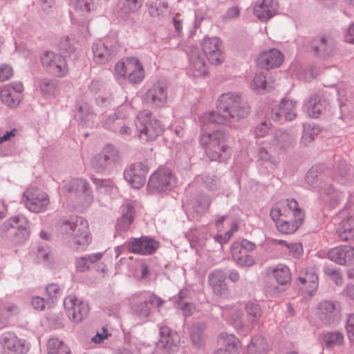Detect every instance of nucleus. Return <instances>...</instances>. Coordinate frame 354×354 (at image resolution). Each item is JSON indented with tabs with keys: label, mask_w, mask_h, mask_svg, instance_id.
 <instances>
[{
	"label": "nucleus",
	"mask_w": 354,
	"mask_h": 354,
	"mask_svg": "<svg viewBox=\"0 0 354 354\" xmlns=\"http://www.w3.org/2000/svg\"><path fill=\"white\" fill-rule=\"evenodd\" d=\"M216 109L207 111L199 118L202 129L209 123L223 125H232L234 122L241 120L243 114L241 95L235 93L223 94L218 100Z\"/></svg>",
	"instance_id": "obj_1"
},
{
	"label": "nucleus",
	"mask_w": 354,
	"mask_h": 354,
	"mask_svg": "<svg viewBox=\"0 0 354 354\" xmlns=\"http://www.w3.org/2000/svg\"><path fill=\"white\" fill-rule=\"evenodd\" d=\"M59 229L62 233L71 236V245L77 251L84 250L91 242L88 223L82 217H77L73 221H63Z\"/></svg>",
	"instance_id": "obj_2"
},
{
	"label": "nucleus",
	"mask_w": 354,
	"mask_h": 354,
	"mask_svg": "<svg viewBox=\"0 0 354 354\" xmlns=\"http://www.w3.org/2000/svg\"><path fill=\"white\" fill-rule=\"evenodd\" d=\"M117 80L128 82L131 84L141 83L145 77V69L142 62L136 57H128L118 61L113 69Z\"/></svg>",
	"instance_id": "obj_3"
},
{
	"label": "nucleus",
	"mask_w": 354,
	"mask_h": 354,
	"mask_svg": "<svg viewBox=\"0 0 354 354\" xmlns=\"http://www.w3.org/2000/svg\"><path fill=\"white\" fill-rule=\"evenodd\" d=\"M200 143L211 160H224L230 153V148L225 143V135L222 131L203 133Z\"/></svg>",
	"instance_id": "obj_4"
},
{
	"label": "nucleus",
	"mask_w": 354,
	"mask_h": 354,
	"mask_svg": "<svg viewBox=\"0 0 354 354\" xmlns=\"http://www.w3.org/2000/svg\"><path fill=\"white\" fill-rule=\"evenodd\" d=\"M136 124L139 138L143 141L153 140L162 133L160 122L147 113H139Z\"/></svg>",
	"instance_id": "obj_5"
},
{
	"label": "nucleus",
	"mask_w": 354,
	"mask_h": 354,
	"mask_svg": "<svg viewBox=\"0 0 354 354\" xmlns=\"http://www.w3.org/2000/svg\"><path fill=\"white\" fill-rule=\"evenodd\" d=\"M43 67L53 75L64 77L68 73V68L65 58L59 54L46 51L41 56Z\"/></svg>",
	"instance_id": "obj_6"
},
{
	"label": "nucleus",
	"mask_w": 354,
	"mask_h": 354,
	"mask_svg": "<svg viewBox=\"0 0 354 354\" xmlns=\"http://www.w3.org/2000/svg\"><path fill=\"white\" fill-rule=\"evenodd\" d=\"M29 351V344L26 339L19 338L12 332H6L0 337V352L1 354H26Z\"/></svg>",
	"instance_id": "obj_7"
},
{
	"label": "nucleus",
	"mask_w": 354,
	"mask_h": 354,
	"mask_svg": "<svg viewBox=\"0 0 354 354\" xmlns=\"http://www.w3.org/2000/svg\"><path fill=\"white\" fill-rule=\"evenodd\" d=\"M26 207L32 212L39 213L44 211L50 201L46 193L35 187H30L24 193Z\"/></svg>",
	"instance_id": "obj_8"
},
{
	"label": "nucleus",
	"mask_w": 354,
	"mask_h": 354,
	"mask_svg": "<svg viewBox=\"0 0 354 354\" xmlns=\"http://www.w3.org/2000/svg\"><path fill=\"white\" fill-rule=\"evenodd\" d=\"M317 316L326 325L337 322L341 317V305L337 301L324 300L317 306Z\"/></svg>",
	"instance_id": "obj_9"
},
{
	"label": "nucleus",
	"mask_w": 354,
	"mask_h": 354,
	"mask_svg": "<svg viewBox=\"0 0 354 354\" xmlns=\"http://www.w3.org/2000/svg\"><path fill=\"white\" fill-rule=\"evenodd\" d=\"M176 183V176L167 169H159L150 177L148 183L149 189L157 192H165L172 189Z\"/></svg>",
	"instance_id": "obj_10"
},
{
	"label": "nucleus",
	"mask_w": 354,
	"mask_h": 354,
	"mask_svg": "<svg viewBox=\"0 0 354 354\" xmlns=\"http://www.w3.org/2000/svg\"><path fill=\"white\" fill-rule=\"evenodd\" d=\"M64 305L68 317L75 323L81 322L88 315V304L79 300L74 296L67 297L64 299Z\"/></svg>",
	"instance_id": "obj_11"
},
{
	"label": "nucleus",
	"mask_w": 354,
	"mask_h": 354,
	"mask_svg": "<svg viewBox=\"0 0 354 354\" xmlns=\"http://www.w3.org/2000/svg\"><path fill=\"white\" fill-rule=\"evenodd\" d=\"M307 48L314 56L326 59L333 55L335 47L330 39L323 35H317L311 39Z\"/></svg>",
	"instance_id": "obj_12"
},
{
	"label": "nucleus",
	"mask_w": 354,
	"mask_h": 354,
	"mask_svg": "<svg viewBox=\"0 0 354 354\" xmlns=\"http://www.w3.org/2000/svg\"><path fill=\"white\" fill-rule=\"evenodd\" d=\"M203 50L212 64L219 65L224 61L223 43L218 37L205 39L203 42Z\"/></svg>",
	"instance_id": "obj_13"
},
{
	"label": "nucleus",
	"mask_w": 354,
	"mask_h": 354,
	"mask_svg": "<svg viewBox=\"0 0 354 354\" xmlns=\"http://www.w3.org/2000/svg\"><path fill=\"white\" fill-rule=\"evenodd\" d=\"M148 171L149 167L147 165L142 162H136L125 169L124 176L126 180L133 188L140 189L145 183L146 174Z\"/></svg>",
	"instance_id": "obj_14"
},
{
	"label": "nucleus",
	"mask_w": 354,
	"mask_h": 354,
	"mask_svg": "<svg viewBox=\"0 0 354 354\" xmlns=\"http://www.w3.org/2000/svg\"><path fill=\"white\" fill-rule=\"evenodd\" d=\"M28 221L24 216H16L6 221L0 227L2 232L13 229L16 232L17 241L22 243L29 236Z\"/></svg>",
	"instance_id": "obj_15"
},
{
	"label": "nucleus",
	"mask_w": 354,
	"mask_h": 354,
	"mask_svg": "<svg viewBox=\"0 0 354 354\" xmlns=\"http://www.w3.org/2000/svg\"><path fill=\"white\" fill-rule=\"evenodd\" d=\"M129 250L132 253L142 255L153 254L158 248V243L153 239L143 236L132 238L127 242Z\"/></svg>",
	"instance_id": "obj_16"
},
{
	"label": "nucleus",
	"mask_w": 354,
	"mask_h": 354,
	"mask_svg": "<svg viewBox=\"0 0 354 354\" xmlns=\"http://www.w3.org/2000/svg\"><path fill=\"white\" fill-rule=\"evenodd\" d=\"M146 100L157 107L164 106L167 101V86L166 83L161 81L154 83L146 93Z\"/></svg>",
	"instance_id": "obj_17"
},
{
	"label": "nucleus",
	"mask_w": 354,
	"mask_h": 354,
	"mask_svg": "<svg viewBox=\"0 0 354 354\" xmlns=\"http://www.w3.org/2000/svg\"><path fill=\"white\" fill-rule=\"evenodd\" d=\"M283 55L277 49L272 48L261 53L257 58L259 67L268 71L279 67L283 62Z\"/></svg>",
	"instance_id": "obj_18"
},
{
	"label": "nucleus",
	"mask_w": 354,
	"mask_h": 354,
	"mask_svg": "<svg viewBox=\"0 0 354 354\" xmlns=\"http://www.w3.org/2000/svg\"><path fill=\"white\" fill-rule=\"evenodd\" d=\"M218 342L222 347L217 349L214 354H239L240 342L234 335L221 334Z\"/></svg>",
	"instance_id": "obj_19"
},
{
	"label": "nucleus",
	"mask_w": 354,
	"mask_h": 354,
	"mask_svg": "<svg viewBox=\"0 0 354 354\" xmlns=\"http://www.w3.org/2000/svg\"><path fill=\"white\" fill-rule=\"evenodd\" d=\"M328 104V99L323 91L312 95L308 102V115L315 118H319Z\"/></svg>",
	"instance_id": "obj_20"
},
{
	"label": "nucleus",
	"mask_w": 354,
	"mask_h": 354,
	"mask_svg": "<svg viewBox=\"0 0 354 354\" xmlns=\"http://www.w3.org/2000/svg\"><path fill=\"white\" fill-rule=\"evenodd\" d=\"M92 52L93 61L97 64H104L114 56L113 50L101 40L93 43Z\"/></svg>",
	"instance_id": "obj_21"
},
{
	"label": "nucleus",
	"mask_w": 354,
	"mask_h": 354,
	"mask_svg": "<svg viewBox=\"0 0 354 354\" xmlns=\"http://www.w3.org/2000/svg\"><path fill=\"white\" fill-rule=\"evenodd\" d=\"M189 73L196 77H201L208 73V67L204 57L198 51H193L190 56Z\"/></svg>",
	"instance_id": "obj_22"
},
{
	"label": "nucleus",
	"mask_w": 354,
	"mask_h": 354,
	"mask_svg": "<svg viewBox=\"0 0 354 354\" xmlns=\"http://www.w3.org/2000/svg\"><path fill=\"white\" fill-rule=\"evenodd\" d=\"M178 339V334L171 331L169 327L162 326L160 328L158 346L165 348L168 352L174 351Z\"/></svg>",
	"instance_id": "obj_23"
},
{
	"label": "nucleus",
	"mask_w": 354,
	"mask_h": 354,
	"mask_svg": "<svg viewBox=\"0 0 354 354\" xmlns=\"http://www.w3.org/2000/svg\"><path fill=\"white\" fill-rule=\"evenodd\" d=\"M277 11V5L273 2V0H263L254 7V14L263 21L272 18L276 15Z\"/></svg>",
	"instance_id": "obj_24"
},
{
	"label": "nucleus",
	"mask_w": 354,
	"mask_h": 354,
	"mask_svg": "<svg viewBox=\"0 0 354 354\" xmlns=\"http://www.w3.org/2000/svg\"><path fill=\"white\" fill-rule=\"evenodd\" d=\"M225 274L221 270H215L209 275V283L217 295H225L227 288L225 283Z\"/></svg>",
	"instance_id": "obj_25"
},
{
	"label": "nucleus",
	"mask_w": 354,
	"mask_h": 354,
	"mask_svg": "<svg viewBox=\"0 0 354 354\" xmlns=\"http://www.w3.org/2000/svg\"><path fill=\"white\" fill-rule=\"evenodd\" d=\"M250 88L252 91L259 94H264L272 91L274 87L267 82L266 75L264 72L256 73Z\"/></svg>",
	"instance_id": "obj_26"
},
{
	"label": "nucleus",
	"mask_w": 354,
	"mask_h": 354,
	"mask_svg": "<svg viewBox=\"0 0 354 354\" xmlns=\"http://www.w3.org/2000/svg\"><path fill=\"white\" fill-rule=\"evenodd\" d=\"M97 5V0H75L74 5L75 14L88 21L89 14L95 10Z\"/></svg>",
	"instance_id": "obj_27"
},
{
	"label": "nucleus",
	"mask_w": 354,
	"mask_h": 354,
	"mask_svg": "<svg viewBox=\"0 0 354 354\" xmlns=\"http://www.w3.org/2000/svg\"><path fill=\"white\" fill-rule=\"evenodd\" d=\"M337 233L339 238L344 241H348L354 239V218L348 217L342 221L338 228Z\"/></svg>",
	"instance_id": "obj_28"
},
{
	"label": "nucleus",
	"mask_w": 354,
	"mask_h": 354,
	"mask_svg": "<svg viewBox=\"0 0 354 354\" xmlns=\"http://www.w3.org/2000/svg\"><path fill=\"white\" fill-rule=\"evenodd\" d=\"M268 344L265 338L261 335H254L247 346L248 354H267Z\"/></svg>",
	"instance_id": "obj_29"
},
{
	"label": "nucleus",
	"mask_w": 354,
	"mask_h": 354,
	"mask_svg": "<svg viewBox=\"0 0 354 354\" xmlns=\"http://www.w3.org/2000/svg\"><path fill=\"white\" fill-rule=\"evenodd\" d=\"M324 166L321 165H315L313 166L306 175V183L311 186L319 187L317 185L319 182L322 183V180L324 176Z\"/></svg>",
	"instance_id": "obj_30"
},
{
	"label": "nucleus",
	"mask_w": 354,
	"mask_h": 354,
	"mask_svg": "<svg viewBox=\"0 0 354 354\" xmlns=\"http://www.w3.org/2000/svg\"><path fill=\"white\" fill-rule=\"evenodd\" d=\"M47 354H71V351L64 342L55 337L47 342Z\"/></svg>",
	"instance_id": "obj_31"
},
{
	"label": "nucleus",
	"mask_w": 354,
	"mask_h": 354,
	"mask_svg": "<svg viewBox=\"0 0 354 354\" xmlns=\"http://www.w3.org/2000/svg\"><path fill=\"white\" fill-rule=\"evenodd\" d=\"M246 315L245 317L250 325L248 327L252 328L254 325L258 324L261 317V310L257 304L249 302L245 307Z\"/></svg>",
	"instance_id": "obj_32"
},
{
	"label": "nucleus",
	"mask_w": 354,
	"mask_h": 354,
	"mask_svg": "<svg viewBox=\"0 0 354 354\" xmlns=\"http://www.w3.org/2000/svg\"><path fill=\"white\" fill-rule=\"evenodd\" d=\"M298 218H294L291 221H283L277 223V227L279 232L283 234L294 233L303 223L302 215L299 213Z\"/></svg>",
	"instance_id": "obj_33"
},
{
	"label": "nucleus",
	"mask_w": 354,
	"mask_h": 354,
	"mask_svg": "<svg viewBox=\"0 0 354 354\" xmlns=\"http://www.w3.org/2000/svg\"><path fill=\"white\" fill-rule=\"evenodd\" d=\"M292 137L285 131L277 130L272 144L280 150L288 149L292 142Z\"/></svg>",
	"instance_id": "obj_34"
},
{
	"label": "nucleus",
	"mask_w": 354,
	"mask_h": 354,
	"mask_svg": "<svg viewBox=\"0 0 354 354\" xmlns=\"http://www.w3.org/2000/svg\"><path fill=\"white\" fill-rule=\"evenodd\" d=\"M322 342L327 348L342 346L344 344V335L339 331L326 332L322 335Z\"/></svg>",
	"instance_id": "obj_35"
},
{
	"label": "nucleus",
	"mask_w": 354,
	"mask_h": 354,
	"mask_svg": "<svg viewBox=\"0 0 354 354\" xmlns=\"http://www.w3.org/2000/svg\"><path fill=\"white\" fill-rule=\"evenodd\" d=\"M133 217V207L130 204L124 206L122 210V217L118 222L119 228L122 230H127L132 223Z\"/></svg>",
	"instance_id": "obj_36"
},
{
	"label": "nucleus",
	"mask_w": 354,
	"mask_h": 354,
	"mask_svg": "<svg viewBox=\"0 0 354 354\" xmlns=\"http://www.w3.org/2000/svg\"><path fill=\"white\" fill-rule=\"evenodd\" d=\"M0 96L2 102L10 107L17 106L21 101L20 96H17V94L15 95L13 93L10 86H5L1 91Z\"/></svg>",
	"instance_id": "obj_37"
},
{
	"label": "nucleus",
	"mask_w": 354,
	"mask_h": 354,
	"mask_svg": "<svg viewBox=\"0 0 354 354\" xmlns=\"http://www.w3.org/2000/svg\"><path fill=\"white\" fill-rule=\"evenodd\" d=\"M296 101L289 100L288 98H283L280 102L281 108L283 114L285 115V119L287 121H292L296 116Z\"/></svg>",
	"instance_id": "obj_38"
},
{
	"label": "nucleus",
	"mask_w": 354,
	"mask_h": 354,
	"mask_svg": "<svg viewBox=\"0 0 354 354\" xmlns=\"http://www.w3.org/2000/svg\"><path fill=\"white\" fill-rule=\"evenodd\" d=\"M273 274L277 282L281 286H286L290 281V270L286 266H278L274 269Z\"/></svg>",
	"instance_id": "obj_39"
},
{
	"label": "nucleus",
	"mask_w": 354,
	"mask_h": 354,
	"mask_svg": "<svg viewBox=\"0 0 354 354\" xmlns=\"http://www.w3.org/2000/svg\"><path fill=\"white\" fill-rule=\"evenodd\" d=\"M319 189L321 194H325L326 196L329 197L330 205L335 206L339 203L341 198L340 194L331 185H320Z\"/></svg>",
	"instance_id": "obj_40"
},
{
	"label": "nucleus",
	"mask_w": 354,
	"mask_h": 354,
	"mask_svg": "<svg viewBox=\"0 0 354 354\" xmlns=\"http://www.w3.org/2000/svg\"><path fill=\"white\" fill-rule=\"evenodd\" d=\"M346 245L341 247H335L330 249L328 252V257L331 261L339 264H346L345 256L346 254Z\"/></svg>",
	"instance_id": "obj_41"
},
{
	"label": "nucleus",
	"mask_w": 354,
	"mask_h": 354,
	"mask_svg": "<svg viewBox=\"0 0 354 354\" xmlns=\"http://www.w3.org/2000/svg\"><path fill=\"white\" fill-rule=\"evenodd\" d=\"M304 131L302 136V140L305 142H310L315 140V136L321 131L318 125H304Z\"/></svg>",
	"instance_id": "obj_42"
},
{
	"label": "nucleus",
	"mask_w": 354,
	"mask_h": 354,
	"mask_svg": "<svg viewBox=\"0 0 354 354\" xmlns=\"http://www.w3.org/2000/svg\"><path fill=\"white\" fill-rule=\"evenodd\" d=\"M67 192H86L88 189V183L82 179H74L65 187Z\"/></svg>",
	"instance_id": "obj_43"
},
{
	"label": "nucleus",
	"mask_w": 354,
	"mask_h": 354,
	"mask_svg": "<svg viewBox=\"0 0 354 354\" xmlns=\"http://www.w3.org/2000/svg\"><path fill=\"white\" fill-rule=\"evenodd\" d=\"M102 153L109 165L115 163L120 160L118 151L111 145H106L102 149Z\"/></svg>",
	"instance_id": "obj_44"
},
{
	"label": "nucleus",
	"mask_w": 354,
	"mask_h": 354,
	"mask_svg": "<svg viewBox=\"0 0 354 354\" xmlns=\"http://www.w3.org/2000/svg\"><path fill=\"white\" fill-rule=\"evenodd\" d=\"M142 3V0H122L121 9L125 12H136L141 8Z\"/></svg>",
	"instance_id": "obj_45"
},
{
	"label": "nucleus",
	"mask_w": 354,
	"mask_h": 354,
	"mask_svg": "<svg viewBox=\"0 0 354 354\" xmlns=\"http://www.w3.org/2000/svg\"><path fill=\"white\" fill-rule=\"evenodd\" d=\"M191 339L194 344L197 346H201L204 344V336L203 334V328L200 326H193L190 332Z\"/></svg>",
	"instance_id": "obj_46"
},
{
	"label": "nucleus",
	"mask_w": 354,
	"mask_h": 354,
	"mask_svg": "<svg viewBox=\"0 0 354 354\" xmlns=\"http://www.w3.org/2000/svg\"><path fill=\"white\" fill-rule=\"evenodd\" d=\"M46 292L49 297L47 300L50 301V304L53 306L55 304V299L61 295L60 289L58 285L55 283H50L46 288Z\"/></svg>",
	"instance_id": "obj_47"
},
{
	"label": "nucleus",
	"mask_w": 354,
	"mask_h": 354,
	"mask_svg": "<svg viewBox=\"0 0 354 354\" xmlns=\"http://www.w3.org/2000/svg\"><path fill=\"white\" fill-rule=\"evenodd\" d=\"M31 304L32 307L37 310H44L46 307H53L50 301H45L44 298L39 296H35L32 298Z\"/></svg>",
	"instance_id": "obj_48"
},
{
	"label": "nucleus",
	"mask_w": 354,
	"mask_h": 354,
	"mask_svg": "<svg viewBox=\"0 0 354 354\" xmlns=\"http://www.w3.org/2000/svg\"><path fill=\"white\" fill-rule=\"evenodd\" d=\"M39 88L41 93L46 95H54L56 91L55 85L48 80H42Z\"/></svg>",
	"instance_id": "obj_49"
},
{
	"label": "nucleus",
	"mask_w": 354,
	"mask_h": 354,
	"mask_svg": "<svg viewBox=\"0 0 354 354\" xmlns=\"http://www.w3.org/2000/svg\"><path fill=\"white\" fill-rule=\"evenodd\" d=\"M243 245L241 243H234L232 247V255L234 261L239 265L243 266L242 250Z\"/></svg>",
	"instance_id": "obj_50"
},
{
	"label": "nucleus",
	"mask_w": 354,
	"mask_h": 354,
	"mask_svg": "<svg viewBox=\"0 0 354 354\" xmlns=\"http://www.w3.org/2000/svg\"><path fill=\"white\" fill-rule=\"evenodd\" d=\"M287 206L288 207L289 210L292 213L294 216V218L297 219L298 215L300 213L302 215V221L304 219V213L303 211L299 207L297 202L295 199H286Z\"/></svg>",
	"instance_id": "obj_51"
},
{
	"label": "nucleus",
	"mask_w": 354,
	"mask_h": 354,
	"mask_svg": "<svg viewBox=\"0 0 354 354\" xmlns=\"http://www.w3.org/2000/svg\"><path fill=\"white\" fill-rule=\"evenodd\" d=\"M324 273L330 277V279L335 282L336 285H341L342 283V278L340 273L337 270L332 268L329 266L324 268Z\"/></svg>",
	"instance_id": "obj_52"
},
{
	"label": "nucleus",
	"mask_w": 354,
	"mask_h": 354,
	"mask_svg": "<svg viewBox=\"0 0 354 354\" xmlns=\"http://www.w3.org/2000/svg\"><path fill=\"white\" fill-rule=\"evenodd\" d=\"M13 75L11 66L7 64L0 66V82L10 80Z\"/></svg>",
	"instance_id": "obj_53"
},
{
	"label": "nucleus",
	"mask_w": 354,
	"mask_h": 354,
	"mask_svg": "<svg viewBox=\"0 0 354 354\" xmlns=\"http://www.w3.org/2000/svg\"><path fill=\"white\" fill-rule=\"evenodd\" d=\"M271 124L267 121H263L259 124L254 129V134L258 138L264 137L270 129Z\"/></svg>",
	"instance_id": "obj_54"
},
{
	"label": "nucleus",
	"mask_w": 354,
	"mask_h": 354,
	"mask_svg": "<svg viewBox=\"0 0 354 354\" xmlns=\"http://www.w3.org/2000/svg\"><path fill=\"white\" fill-rule=\"evenodd\" d=\"M92 164L97 169H103L110 165L107 160L104 158L102 152L93 158L92 160Z\"/></svg>",
	"instance_id": "obj_55"
},
{
	"label": "nucleus",
	"mask_w": 354,
	"mask_h": 354,
	"mask_svg": "<svg viewBox=\"0 0 354 354\" xmlns=\"http://www.w3.org/2000/svg\"><path fill=\"white\" fill-rule=\"evenodd\" d=\"M90 263L88 261L87 257H82L77 258L75 261V267L77 271L84 272L89 268Z\"/></svg>",
	"instance_id": "obj_56"
},
{
	"label": "nucleus",
	"mask_w": 354,
	"mask_h": 354,
	"mask_svg": "<svg viewBox=\"0 0 354 354\" xmlns=\"http://www.w3.org/2000/svg\"><path fill=\"white\" fill-rule=\"evenodd\" d=\"M136 313L142 317H147L150 314V309L148 307L147 302L140 303L136 306Z\"/></svg>",
	"instance_id": "obj_57"
},
{
	"label": "nucleus",
	"mask_w": 354,
	"mask_h": 354,
	"mask_svg": "<svg viewBox=\"0 0 354 354\" xmlns=\"http://www.w3.org/2000/svg\"><path fill=\"white\" fill-rule=\"evenodd\" d=\"M111 336V334L108 333L107 330L103 327L101 333H97L96 335L92 337L91 341L95 344H100L105 339Z\"/></svg>",
	"instance_id": "obj_58"
},
{
	"label": "nucleus",
	"mask_w": 354,
	"mask_h": 354,
	"mask_svg": "<svg viewBox=\"0 0 354 354\" xmlns=\"http://www.w3.org/2000/svg\"><path fill=\"white\" fill-rule=\"evenodd\" d=\"M49 254L50 251L46 245H41L37 248L36 255L39 262L46 260Z\"/></svg>",
	"instance_id": "obj_59"
},
{
	"label": "nucleus",
	"mask_w": 354,
	"mask_h": 354,
	"mask_svg": "<svg viewBox=\"0 0 354 354\" xmlns=\"http://www.w3.org/2000/svg\"><path fill=\"white\" fill-rule=\"evenodd\" d=\"M238 225L236 223H233L231 226V229L229 232H226L225 236L223 237L221 235H217L215 239L220 243L227 242L231 237L233 232L237 231Z\"/></svg>",
	"instance_id": "obj_60"
},
{
	"label": "nucleus",
	"mask_w": 354,
	"mask_h": 354,
	"mask_svg": "<svg viewBox=\"0 0 354 354\" xmlns=\"http://www.w3.org/2000/svg\"><path fill=\"white\" fill-rule=\"evenodd\" d=\"M282 110L280 104L278 106L272 107L270 113V118L274 121H279L282 118Z\"/></svg>",
	"instance_id": "obj_61"
},
{
	"label": "nucleus",
	"mask_w": 354,
	"mask_h": 354,
	"mask_svg": "<svg viewBox=\"0 0 354 354\" xmlns=\"http://www.w3.org/2000/svg\"><path fill=\"white\" fill-rule=\"evenodd\" d=\"M147 302L151 304L152 307L158 308L161 306L164 301L156 295L152 294L147 298Z\"/></svg>",
	"instance_id": "obj_62"
},
{
	"label": "nucleus",
	"mask_w": 354,
	"mask_h": 354,
	"mask_svg": "<svg viewBox=\"0 0 354 354\" xmlns=\"http://www.w3.org/2000/svg\"><path fill=\"white\" fill-rule=\"evenodd\" d=\"M287 248H289L290 252L294 257H299L302 252V247L300 244H287Z\"/></svg>",
	"instance_id": "obj_63"
},
{
	"label": "nucleus",
	"mask_w": 354,
	"mask_h": 354,
	"mask_svg": "<svg viewBox=\"0 0 354 354\" xmlns=\"http://www.w3.org/2000/svg\"><path fill=\"white\" fill-rule=\"evenodd\" d=\"M346 263H354V248L346 245Z\"/></svg>",
	"instance_id": "obj_64"
}]
</instances>
